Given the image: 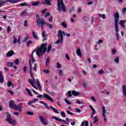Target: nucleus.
<instances>
[{"instance_id":"nucleus-14","label":"nucleus","mask_w":126,"mask_h":126,"mask_svg":"<svg viewBox=\"0 0 126 126\" xmlns=\"http://www.w3.org/2000/svg\"><path fill=\"white\" fill-rule=\"evenodd\" d=\"M102 117L104 119V122H107V116H106V109L105 107H102Z\"/></svg>"},{"instance_id":"nucleus-63","label":"nucleus","mask_w":126,"mask_h":126,"mask_svg":"<svg viewBox=\"0 0 126 126\" xmlns=\"http://www.w3.org/2000/svg\"><path fill=\"white\" fill-rule=\"evenodd\" d=\"M65 58L67 60V61H69V56L68 54H65Z\"/></svg>"},{"instance_id":"nucleus-54","label":"nucleus","mask_w":126,"mask_h":126,"mask_svg":"<svg viewBox=\"0 0 126 126\" xmlns=\"http://www.w3.org/2000/svg\"><path fill=\"white\" fill-rule=\"evenodd\" d=\"M23 70H24V72L25 73H26V71H27V66H24Z\"/></svg>"},{"instance_id":"nucleus-49","label":"nucleus","mask_w":126,"mask_h":126,"mask_svg":"<svg viewBox=\"0 0 126 126\" xmlns=\"http://www.w3.org/2000/svg\"><path fill=\"white\" fill-rule=\"evenodd\" d=\"M29 36H27L26 37H25L23 41V42H27V40H28V39H29Z\"/></svg>"},{"instance_id":"nucleus-40","label":"nucleus","mask_w":126,"mask_h":126,"mask_svg":"<svg viewBox=\"0 0 126 126\" xmlns=\"http://www.w3.org/2000/svg\"><path fill=\"white\" fill-rule=\"evenodd\" d=\"M59 74L60 76L63 75V70L62 69L59 70Z\"/></svg>"},{"instance_id":"nucleus-30","label":"nucleus","mask_w":126,"mask_h":126,"mask_svg":"<svg viewBox=\"0 0 126 126\" xmlns=\"http://www.w3.org/2000/svg\"><path fill=\"white\" fill-rule=\"evenodd\" d=\"M39 103L40 104H42V105H44L46 109H48V110H50V107L48 106V105L46 104V103H45V102H44L43 101H39Z\"/></svg>"},{"instance_id":"nucleus-39","label":"nucleus","mask_w":126,"mask_h":126,"mask_svg":"<svg viewBox=\"0 0 126 126\" xmlns=\"http://www.w3.org/2000/svg\"><path fill=\"white\" fill-rule=\"evenodd\" d=\"M94 124H96V123L98 122V117L96 116H94Z\"/></svg>"},{"instance_id":"nucleus-62","label":"nucleus","mask_w":126,"mask_h":126,"mask_svg":"<svg viewBox=\"0 0 126 126\" xmlns=\"http://www.w3.org/2000/svg\"><path fill=\"white\" fill-rule=\"evenodd\" d=\"M115 63H119V58H117L114 60Z\"/></svg>"},{"instance_id":"nucleus-50","label":"nucleus","mask_w":126,"mask_h":126,"mask_svg":"<svg viewBox=\"0 0 126 126\" xmlns=\"http://www.w3.org/2000/svg\"><path fill=\"white\" fill-rule=\"evenodd\" d=\"M27 114L28 115H29V116H33L34 115V113L33 112H31L30 111H27Z\"/></svg>"},{"instance_id":"nucleus-34","label":"nucleus","mask_w":126,"mask_h":126,"mask_svg":"<svg viewBox=\"0 0 126 126\" xmlns=\"http://www.w3.org/2000/svg\"><path fill=\"white\" fill-rule=\"evenodd\" d=\"M14 64V63L12 62H8L7 63V66H11V67H13V65Z\"/></svg>"},{"instance_id":"nucleus-5","label":"nucleus","mask_w":126,"mask_h":126,"mask_svg":"<svg viewBox=\"0 0 126 126\" xmlns=\"http://www.w3.org/2000/svg\"><path fill=\"white\" fill-rule=\"evenodd\" d=\"M58 8L57 10L59 11V12H65V6L64 5V3H63V0H58Z\"/></svg>"},{"instance_id":"nucleus-7","label":"nucleus","mask_w":126,"mask_h":126,"mask_svg":"<svg viewBox=\"0 0 126 126\" xmlns=\"http://www.w3.org/2000/svg\"><path fill=\"white\" fill-rule=\"evenodd\" d=\"M47 46V44L42 43L40 47H38L36 50V54L39 57V58L41 57V56L43 55V53H42V52L43 51V48L46 47Z\"/></svg>"},{"instance_id":"nucleus-28","label":"nucleus","mask_w":126,"mask_h":126,"mask_svg":"<svg viewBox=\"0 0 126 126\" xmlns=\"http://www.w3.org/2000/svg\"><path fill=\"white\" fill-rule=\"evenodd\" d=\"M20 6H30V4L26 3V2H23L19 4Z\"/></svg>"},{"instance_id":"nucleus-32","label":"nucleus","mask_w":126,"mask_h":126,"mask_svg":"<svg viewBox=\"0 0 126 126\" xmlns=\"http://www.w3.org/2000/svg\"><path fill=\"white\" fill-rule=\"evenodd\" d=\"M52 0H44V1L47 5H52V3H51Z\"/></svg>"},{"instance_id":"nucleus-44","label":"nucleus","mask_w":126,"mask_h":126,"mask_svg":"<svg viewBox=\"0 0 126 126\" xmlns=\"http://www.w3.org/2000/svg\"><path fill=\"white\" fill-rule=\"evenodd\" d=\"M43 72H44V73H45L46 74H49V73H50V70H47V69H44V70H43Z\"/></svg>"},{"instance_id":"nucleus-31","label":"nucleus","mask_w":126,"mask_h":126,"mask_svg":"<svg viewBox=\"0 0 126 126\" xmlns=\"http://www.w3.org/2000/svg\"><path fill=\"white\" fill-rule=\"evenodd\" d=\"M26 90L28 93V94L31 96V97H33V95H32V93H31V91H30V90H29V89L28 88H26Z\"/></svg>"},{"instance_id":"nucleus-11","label":"nucleus","mask_w":126,"mask_h":126,"mask_svg":"<svg viewBox=\"0 0 126 126\" xmlns=\"http://www.w3.org/2000/svg\"><path fill=\"white\" fill-rule=\"evenodd\" d=\"M40 121L41 122V124L43 125V126H48V121H46L45 118L42 117L41 116H39Z\"/></svg>"},{"instance_id":"nucleus-8","label":"nucleus","mask_w":126,"mask_h":126,"mask_svg":"<svg viewBox=\"0 0 126 126\" xmlns=\"http://www.w3.org/2000/svg\"><path fill=\"white\" fill-rule=\"evenodd\" d=\"M6 115L7 116L6 121L9 123V124H10V125H13L14 123H15V120L11 119V116L10 115V113L8 112H6Z\"/></svg>"},{"instance_id":"nucleus-43","label":"nucleus","mask_w":126,"mask_h":126,"mask_svg":"<svg viewBox=\"0 0 126 126\" xmlns=\"http://www.w3.org/2000/svg\"><path fill=\"white\" fill-rule=\"evenodd\" d=\"M27 12V9H25V10L21 12L20 15L21 16H22V15H23L24 14H25V13H26Z\"/></svg>"},{"instance_id":"nucleus-35","label":"nucleus","mask_w":126,"mask_h":126,"mask_svg":"<svg viewBox=\"0 0 126 126\" xmlns=\"http://www.w3.org/2000/svg\"><path fill=\"white\" fill-rule=\"evenodd\" d=\"M61 25H62L63 27V28H67V25L66 24V23H65V22H63L61 23Z\"/></svg>"},{"instance_id":"nucleus-57","label":"nucleus","mask_w":126,"mask_h":126,"mask_svg":"<svg viewBox=\"0 0 126 126\" xmlns=\"http://www.w3.org/2000/svg\"><path fill=\"white\" fill-rule=\"evenodd\" d=\"M126 7L123 8L122 9V13L123 15L125 14V12H126Z\"/></svg>"},{"instance_id":"nucleus-15","label":"nucleus","mask_w":126,"mask_h":126,"mask_svg":"<svg viewBox=\"0 0 126 126\" xmlns=\"http://www.w3.org/2000/svg\"><path fill=\"white\" fill-rule=\"evenodd\" d=\"M16 105L14 103V100H11L9 102V108H12V109H15Z\"/></svg>"},{"instance_id":"nucleus-52","label":"nucleus","mask_w":126,"mask_h":126,"mask_svg":"<svg viewBox=\"0 0 126 126\" xmlns=\"http://www.w3.org/2000/svg\"><path fill=\"white\" fill-rule=\"evenodd\" d=\"M64 101H65V103H66V104H67V105H71V102H70L69 101H68V100H67V99H65Z\"/></svg>"},{"instance_id":"nucleus-3","label":"nucleus","mask_w":126,"mask_h":126,"mask_svg":"<svg viewBox=\"0 0 126 126\" xmlns=\"http://www.w3.org/2000/svg\"><path fill=\"white\" fill-rule=\"evenodd\" d=\"M114 18L115 20L114 26L116 31V35L117 36V41H119L120 36L119 35V20H120V14L119 12H117L114 15Z\"/></svg>"},{"instance_id":"nucleus-24","label":"nucleus","mask_w":126,"mask_h":126,"mask_svg":"<svg viewBox=\"0 0 126 126\" xmlns=\"http://www.w3.org/2000/svg\"><path fill=\"white\" fill-rule=\"evenodd\" d=\"M32 37L35 39V40L38 39V33H36L35 31H32Z\"/></svg>"},{"instance_id":"nucleus-37","label":"nucleus","mask_w":126,"mask_h":126,"mask_svg":"<svg viewBox=\"0 0 126 126\" xmlns=\"http://www.w3.org/2000/svg\"><path fill=\"white\" fill-rule=\"evenodd\" d=\"M99 18H103V19H106V15H105L104 14H99Z\"/></svg>"},{"instance_id":"nucleus-64","label":"nucleus","mask_w":126,"mask_h":126,"mask_svg":"<svg viewBox=\"0 0 126 126\" xmlns=\"http://www.w3.org/2000/svg\"><path fill=\"white\" fill-rule=\"evenodd\" d=\"M7 33H9V31H10V26H8L7 28Z\"/></svg>"},{"instance_id":"nucleus-46","label":"nucleus","mask_w":126,"mask_h":126,"mask_svg":"<svg viewBox=\"0 0 126 126\" xmlns=\"http://www.w3.org/2000/svg\"><path fill=\"white\" fill-rule=\"evenodd\" d=\"M67 94L69 97H72V94H71V91H69L67 92Z\"/></svg>"},{"instance_id":"nucleus-1","label":"nucleus","mask_w":126,"mask_h":126,"mask_svg":"<svg viewBox=\"0 0 126 126\" xmlns=\"http://www.w3.org/2000/svg\"><path fill=\"white\" fill-rule=\"evenodd\" d=\"M33 68H32V64H30V75L32 77V79H29V83L34 88V89H36V90H38V88L34 85V84L35 83V78H34V76H33V74H34V72H32V70L33 71H35L36 72L37 71V63H35L34 64Z\"/></svg>"},{"instance_id":"nucleus-58","label":"nucleus","mask_w":126,"mask_h":126,"mask_svg":"<svg viewBox=\"0 0 126 126\" xmlns=\"http://www.w3.org/2000/svg\"><path fill=\"white\" fill-rule=\"evenodd\" d=\"M48 21L49 22H53V16H51L50 18L48 19Z\"/></svg>"},{"instance_id":"nucleus-20","label":"nucleus","mask_w":126,"mask_h":126,"mask_svg":"<svg viewBox=\"0 0 126 126\" xmlns=\"http://www.w3.org/2000/svg\"><path fill=\"white\" fill-rule=\"evenodd\" d=\"M4 78H3V75H2V72L1 71H0V83L2 84L3 83V80Z\"/></svg>"},{"instance_id":"nucleus-38","label":"nucleus","mask_w":126,"mask_h":126,"mask_svg":"<svg viewBox=\"0 0 126 126\" xmlns=\"http://www.w3.org/2000/svg\"><path fill=\"white\" fill-rule=\"evenodd\" d=\"M31 44H32V41L31 40H29L26 43L27 47H29V46H30Z\"/></svg>"},{"instance_id":"nucleus-27","label":"nucleus","mask_w":126,"mask_h":126,"mask_svg":"<svg viewBox=\"0 0 126 126\" xmlns=\"http://www.w3.org/2000/svg\"><path fill=\"white\" fill-rule=\"evenodd\" d=\"M72 94L73 96H79V95H80V93L79 92H77L75 91H72Z\"/></svg>"},{"instance_id":"nucleus-26","label":"nucleus","mask_w":126,"mask_h":126,"mask_svg":"<svg viewBox=\"0 0 126 126\" xmlns=\"http://www.w3.org/2000/svg\"><path fill=\"white\" fill-rule=\"evenodd\" d=\"M124 97L126 96V85H123L122 87Z\"/></svg>"},{"instance_id":"nucleus-61","label":"nucleus","mask_w":126,"mask_h":126,"mask_svg":"<svg viewBox=\"0 0 126 126\" xmlns=\"http://www.w3.org/2000/svg\"><path fill=\"white\" fill-rule=\"evenodd\" d=\"M13 3H17V2H20V0H13Z\"/></svg>"},{"instance_id":"nucleus-16","label":"nucleus","mask_w":126,"mask_h":126,"mask_svg":"<svg viewBox=\"0 0 126 126\" xmlns=\"http://www.w3.org/2000/svg\"><path fill=\"white\" fill-rule=\"evenodd\" d=\"M13 38L14 39V40H13L14 45H15L17 42H18V45H20V36H19L18 39H17L16 38H15V36L14 35H13Z\"/></svg>"},{"instance_id":"nucleus-59","label":"nucleus","mask_w":126,"mask_h":126,"mask_svg":"<svg viewBox=\"0 0 126 126\" xmlns=\"http://www.w3.org/2000/svg\"><path fill=\"white\" fill-rule=\"evenodd\" d=\"M3 2H4V1H3L2 0H0V7H1V6H2Z\"/></svg>"},{"instance_id":"nucleus-22","label":"nucleus","mask_w":126,"mask_h":126,"mask_svg":"<svg viewBox=\"0 0 126 126\" xmlns=\"http://www.w3.org/2000/svg\"><path fill=\"white\" fill-rule=\"evenodd\" d=\"M13 55H14V51H9L7 53V55H6V58H9V57H11L12 56H13Z\"/></svg>"},{"instance_id":"nucleus-42","label":"nucleus","mask_w":126,"mask_h":126,"mask_svg":"<svg viewBox=\"0 0 126 126\" xmlns=\"http://www.w3.org/2000/svg\"><path fill=\"white\" fill-rule=\"evenodd\" d=\"M49 63H50V58H48L46 59V62H45V65H48Z\"/></svg>"},{"instance_id":"nucleus-6","label":"nucleus","mask_w":126,"mask_h":126,"mask_svg":"<svg viewBox=\"0 0 126 126\" xmlns=\"http://www.w3.org/2000/svg\"><path fill=\"white\" fill-rule=\"evenodd\" d=\"M36 24L37 26H39L40 24H42V25H44V24L46 25V26H48L50 25V24L48 23H47L45 21V19L40 18V16H39V14H37L36 16Z\"/></svg>"},{"instance_id":"nucleus-47","label":"nucleus","mask_w":126,"mask_h":126,"mask_svg":"<svg viewBox=\"0 0 126 126\" xmlns=\"http://www.w3.org/2000/svg\"><path fill=\"white\" fill-rule=\"evenodd\" d=\"M57 68L60 69L62 67V65L60 64V62L57 63Z\"/></svg>"},{"instance_id":"nucleus-36","label":"nucleus","mask_w":126,"mask_h":126,"mask_svg":"<svg viewBox=\"0 0 126 126\" xmlns=\"http://www.w3.org/2000/svg\"><path fill=\"white\" fill-rule=\"evenodd\" d=\"M3 1L4 2H5V3H7V2H9L10 3L14 4L13 0H3Z\"/></svg>"},{"instance_id":"nucleus-2","label":"nucleus","mask_w":126,"mask_h":126,"mask_svg":"<svg viewBox=\"0 0 126 126\" xmlns=\"http://www.w3.org/2000/svg\"><path fill=\"white\" fill-rule=\"evenodd\" d=\"M33 68H32V64H30V75L32 77V79H29V83L34 88V89H36V90H38V88L34 85V84L35 83V78H34V76H33V74H34V72H32V70L33 71H35L36 72L37 71V63H35L34 64Z\"/></svg>"},{"instance_id":"nucleus-13","label":"nucleus","mask_w":126,"mask_h":126,"mask_svg":"<svg viewBox=\"0 0 126 126\" xmlns=\"http://www.w3.org/2000/svg\"><path fill=\"white\" fill-rule=\"evenodd\" d=\"M43 98L44 99H47V100H49L50 101V102H52V103H54V100H53V98L51 97V96H50L49 94H43Z\"/></svg>"},{"instance_id":"nucleus-17","label":"nucleus","mask_w":126,"mask_h":126,"mask_svg":"<svg viewBox=\"0 0 126 126\" xmlns=\"http://www.w3.org/2000/svg\"><path fill=\"white\" fill-rule=\"evenodd\" d=\"M41 35L43 38V39H42V42H44V41H46V40H47V37L46 36V31H45V30H42Z\"/></svg>"},{"instance_id":"nucleus-23","label":"nucleus","mask_w":126,"mask_h":126,"mask_svg":"<svg viewBox=\"0 0 126 126\" xmlns=\"http://www.w3.org/2000/svg\"><path fill=\"white\" fill-rule=\"evenodd\" d=\"M39 4H41V3L39 1H34L33 2H32L31 4V5L32 6H37L38 5H39Z\"/></svg>"},{"instance_id":"nucleus-4","label":"nucleus","mask_w":126,"mask_h":126,"mask_svg":"<svg viewBox=\"0 0 126 126\" xmlns=\"http://www.w3.org/2000/svg\"><path fill=\"white\" fill-rule=\"evenodd\" d=\"M63 34L64 36H67V37H70V34L65 33L64 31H62V30H60L58 32V37L59 39L58 40L55 42V44L57 45H59L60 43H61L62 44L63 42Z\"/></svg>"},{"instance_id":"nucleus-55","label":"nucleus","mask_w":126,"mask_h":126,"mask_svg":"<svg viewBox=\"0 0 126 126\" xmlns=\"http://www.w3.org/2000/svg\"><path fill=\"white\" fill-rule=\"evenodd\" d=\"M61 115L63 118H65V113L64 112H62Z\"/></svg>"},{"instance_id":"nucleus-53","label":"nucleus","mask_w":126,"mask_h":126,"mask_svg":"<svg viewBox=\"0 0 126 126\" xmlns=\"http://www.w3.org/2000/svg\"><path fill=\"white\" fill-rule=\"evenodd\" d=\"M52 49V46L49 45L48 49H47V53H50L51 49Z\"/></svg>"},{"instance_id":"nucleus-9","label":"nucleus","mask_w":126,"mask_h":126,"mask_svg":"<svg viewBox=\"0 0 126 126\" xmlns=\"http://www.w3.org/2000/svg\"><path fill=\"white\" fill-rule=\"evenodd\" d=\"M36 51V50H34L32 54L30 55V60H29V64H32V63H35V59H34V57H33V54Z\"/></svg>"},{"instance_id":"nucleus-21","label":"nucleus","mask_w":126,"mask_h":126,"mask_svg":"<svg viewBox=\"0 0 126 126\" xmlns=\"http://www.w3.org/2000/svg\"><path fill=\"white\" fill-rule=\"evenodd\" d=\"M49 110L50 109H51V110H52V111H53L54 113H55V114H60V112H59V111L57 110V109L54 108L53 106L50 105L49 107Z\"/></svg>"},{"instance_id":"nucleus-41","label":"nucleus","mask_w":126,"mask_h":126,"mask_svg":"<svg viewBox=\"0 0 126 126\" xmlns=\"http://www.w3.org/2000/svg\"><path fill=\"white\" fill-rule=\"evenodd\" d=\"M14 63H15L16 65H18V64H19V60L17 59V60H14Z\"/></svg>"},{"instance_id":"nucleus-18","label":"nucleus","mask_w":126,"mask_h":126,"mask_svg":"<svg viewBox=\"0 0 126 126\" xmlns=\"http://www.w3.org/2000/svg\"><path fill=\"white\" fill-rule=\"evenodd\" d=\"M32 91L35 95H38L37 96V98H43V95L42 94H39L38 92H36L34 89H32Z\"/></svg>"},{"instance_id":"nucleus-56","label":"nucleus","mask_w":126,"mask_h":126,"mask_svg":"<svg viewBox=\"0 0 126 126\" xmlns=\"http://www.w3.org/2000/svg\"><path fill=\"white\" fill-rule=\"evenodd\" d=\"M75 111L77 112V113H81V110L80 109H78L77 108H75Z\"/></svg>"},{"instance_id":"nucleus-60","label":"nucleus","mask_w":126,"mask_h":126,"mask_svg":"<svg viewBox=\"0 0 126 126\" xmlns=\"http://www.w3.org/2000/svg\"><path fill=\"white\" fill-rule=\"evenodd\" d=\"M48 16H50V13L49 12H46L45 16H44V17H45V18L46 17H48Z\"/></svg>"},{"instance_id":"nucleus-19","label":"nucleus","mask_w":126,"mask_h":126,"mask_svg":"<svg viewBox=\"0 0 126 126\" xmlns=\"http://www.w3.org/2000/svg\"><path fill=\"white\" fill-rule=\"evenodd\" d=\"M126 23V20H121L119 22V25L121 27L123 28H126V26L125 25V24Z\"/></svg>"},{"instance_id":"nucleus-25","label":"nucleus","mask_w":126,"mask_h":126,"mask_svg":"<svg viewBox=\"0 0 126 126\" xmlns=\"http://www.w3.org/2000/svg\"><path fill=\"white\" fill-rule=\"evenodd\" d=\"M36 85L38 88L39 90L40 91L42 90V88L41 87V84L40 83V81H39V79L36 80Z\"/></svg>"},{"instance_id":"nucleus-48","label":"nucleus","mask_w":126,"mask_h":126,"mask_svg":"<svg viewBox=\"0 0 126 126\" xmlns=\"http://www.w3.org/2000/svg\"><path fill=\"white\" fill-rule=\"evenodd\" d=\"M48 94H49L51 96H55V95H56L55 93L52 92H48Z\"/></svg>"},{"instance_id":"nucleus-29","label":"nucleus","mask_w":126,"mask_h":126,"mask_svg":"<svg viewBox=\"0 0 126 126\" xmlns=\"http://www.w3.org/2000/svg\"><path fill=\"white\" fill-rule=\"evenodd\" d=\"M7 87H10V86H12V88H14V86L13 85V84H12V82H11V81L7 82Z\"/></svg>"},{"instance_id":"nucleus-33","label":"nucleus","mask_w":126,"mask_h":126,"mask_svg":"<svg viewBox=\"0 0 126 126\" xmlns=\"http://www.w3.org/2000/svg\"><path fill=\"white\" fill-rule=\"evenodd\" d=\"M77 56H78L79 57H81V50H80V48H78L77 50Z\"/></svg>"},{"instance_id":"nucleus-10","label":"nucleus","mask_w":126,"mask_h":126,"mask_svg":"<svg viewBox=\"0 0 126 126\" xmlns=\"http://www.w3.org/2000/svg\"><path fill=\"white\" fill-rule=\"evenodd\" d=\"M22 103H20L17 105H15L14 110H15V111H18L19 112H22Z\"/></svg>"},{"instance_id":"nucleus-51","label":"nucleus","mask_w":126,"mask_h":126,"mask_svg":"<svg viewBox=\"0 0 126 126\" xmlns=\"http://www.w3.org/2000/svg\"><path fill=\"white\" fill-rule=\"evenodd\" d=\"M73 122L72 119H70V123L71 126H73L75 125V122H74V121H73V122Z\"/></svg>"},{"instance_id":"nucleus-45","label":"nucleus","mask_w":126,"mask_h":126,"mask_svg":"<svg viewBox=\"0 0 126 126\" xmlns=\"http://www.w3.org/2000/svg\"><path fill=\"white\" fill-rule=\"evenodd\" d=\"M66 112L67 114H68V115H70L71 116H72L74 115V113L69 111V110H66Z\"/></svg>"},{"instance_id":"nucleus-12","label":"nucleus","mask_w":126,"mask_h":126,"mask_svg":"<svg viewBox=\"0 0 126 126\" xmlns=\"http://www.w3.org/2000/svg\"><path fill=\"white\" fill-rule=\"evenodd\" d=\"M52 119H54V120H56V121H58V122H61V123H64V124H65V125H68V122H67L64 120H63L61 118H59L56 116H54L52 117Z\"/></svg>"}]
</instances>
